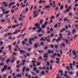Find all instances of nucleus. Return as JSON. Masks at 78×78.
<instances>
[{
	"instance_id": "obj_3",
	"label": "nucleus",
	"mask_w": 78,
	"mask_h": 78,
	"mask_svg": "<svg viewBox=\"0 0 78 78\" xmlns=\"http://www.w3.org/2000/svg\"><path fill=\"white\" fill-rule=\"evenodd\" d=\"M19 24H17L16 25H14L12 26V28H13V29H14L15 28H17V27H19Z\"/></svg>"
},
{
	"instance_id": "obj_30",
	"label": "nucleus",
	"mask_w": 78,
	"mask_h": 78,
	"mask_svg": "<svg viewBox=\"0 0 78 78\" xmlns=\"http://www.w3.org/2000/svg\"><path fill=\"white\" fill-rule=\"evenodd\" d=\"M2 22V23H3L5 22V20L4 19H2L1 20H0V22Z\"/></svg>"
},
{
	"instance_id": "obj_12",
	"label": "nucleus",
	"mask_w": 78,
	"mask_h": 78,
	"mask_svg": "<svg viewBox=\"0 0 78 78\" xmlns=\"http://www.w3.org/2000/svg\"><path fill=\"white\" fill-rule=\"evenodd\" d=\"M25 77H28L29 78H31V76L30 75H29L28 76V74H27V73H26V74Z\"/></svg>"
},
{
	"instance_id": "obj_2",
	"label": "nucleus",
	"mask_w": 78,
	"mask_h": 78,
	"mask_svg": "<svg viewBox=\"0 0 78 78\" xmlns=\"http://www.w3.org/2000/svg\"><path fill=\"white\" fill-rule=\"evenodd\" d=\"M33 41L34 42L35 41V39H34V38H30L29 39V43L30 45H32V44H33V43H32V42H31V41Z\"/></svg>"
},
{
	"instance_id": "obj_36",
	"label": "nucleus",
	"mask_w": 78,
	"mask_h": 78,
	"mask_svg": "<svg viewBox=\"0 0 78 78\" xmlns=\"http://www.w3.org/2000/svg\"><path fill=\"white\" fill-rule=\"evenodd\" d=\"M64 9V6L63 5H62L60 7V9L61 10H62Z\"/></svg>"
},
{
	"instance_id": "obj_14",
	"label": "nucleus",
	"mask_w": 78,
	"mask_h": 78,
	"mask_svg": "<svg viewBox=\"0 0 78 78\" xmlns=\"http://www.w3.org/2000/svg\"><path fill=\"white\" fill-rule=\"evenodd\" d=\"M38 52L39 53H40V54H41L42 53H44V51L42 50V51H38Z\"/></svg>"
},
{
	"instance_id": "obj_48",
	"label": "nucleus",
	"mask_w": 78,
	"mask_h": 78,
	"mask_svg": "<svg viewBox=\"0 0 78 78\" xmlns=\"http://www.w3.org/2000/svg\"><path fill=\"white\" fill-rule=\"evenodd\" d=\"M4 63H0V66H4Z\"/></svg>"
},
{
	"instance_id": "obj_4",
	"label": "nucleus",
	"mask_w": 78,
	"mask_h": 78,
	"mask_svg": "<svg viewBox=\"0 0 78 78\" xmlns=\"http://www.w3.org/2000/svg\"><path fill=\"white\" fill-rule=\"evenodd\" d=\"M56 61H55V63L56 64H59L60 62V59H56Z\"/></svg>"
},
{
	"instance_id": "obj_52",
	"label": "nucleus",
	"mask_w": 78,
	"mask_h": 78,
	"mask_svg": "<svg viewBox=\"0 0 78 78\" xmlns=\"http://www.w3.org/2000/svg\"><path fill=\"white\" fill-rule=\"evenodd\" d=\"M25 30H26V27H25L24 29L21 31V33H22V32H23V31H25Z\"/></svg>"
},
{
	"instance_id": "obj_47",
	"label": "nucleus",
	"mask_w": 78,
	"mask_h": 78,
	"mask_svg": "<svg viewBox=\"0 0 78 78\" xmlns=\"http://www.w3.org/2000/svg\"><path fill=\"white\" fill-rule=\"evenodd\" d=\"M55 19V16H51V20H52V19Z\"/></svg>"
},
{
	"instance_id": "obj_24",
	"label": "nucleus",
	"mask_w": 78,
	"mask_h": 78,
	"mask_svg": "<svg viewBox=\"0 0 78 78\" xmlns=\"http://www.w3.org/2000/svg\"><path fill=\"white\" fill-rule=\"evenodd\" d=\"M10 61H11V60H10V59H9L6 61V62H7L8 64L9 63V62H10Z\"/></svg>"
},
{
	"instance_id": "obj_16",
	"label": "nucleus",
	"mask_w": 78,
	"mask_h": 78,
	"mask_svg": "<svg viewBox=\"0 0 78 78\" xmlns=\"http://www.w3.org/2000/svg\"><path fill=\"white\" fill-rule=\"evenodd\" d=\"M20 53H26V51H25L21 50L20 51Z\"/></svg>"
},
{
	"instance_id": "obj_29",
	"label": "nucleus",
	"mask_w": 78,
	"mask_h": 78,
	"mask_svg": "<svg viewBox=\"0 0 78 78\" xmlns=\"http://www.w3.org/2000/svg\"><path fill=\"white\" fill-rule=\"evenodd\" d=\"M3 41H1L0 43V46L3 45Z\"/></svg>"
},
{
	"instance_id": "obj_19",
	"label": "nucleus",
	"mask_w": 78,
	"mask_h": 78,
	"mask_svg": "<svg viewBox=\"0 0 78 78\" xmlns=\"http://www.w3.org/2000/svg\"><path fill=\"white\" fill-rule=\"evenodd\" d=\"M66 31V29L63 28L62 29V30H60V32L61 33H63V31Z\"/></svg>"
},
{
	"instance_id": "obj_11",
	"label": "nucleus",
	"mask_w": 78,
	"mask_h": 78,
	"mask_svg": "<svg viewBox=\"0 0 78 78\" xmlns=\"http://www.w3.org/2000/svg\"><path fill=\"white\" fill-rule=\"evenodd\" d=\"M38 45H39L38 44H34V47L35 48H37L38 47Z\"/></svg>"
},
{
	"instance_id": "obj_18",
	"label": "nucleus",
	"mask_w": 78,
	"mask_h": 78,
	"mask_svg": "<svg viewBox=\"0 0 78 78\" xmlns=\"http://www.w3.org/2000/svg\"><path fill=\"white\" fill-rule=\"evenodd\" d=\"M22 44H23V45H24L25 44V45H27V44L26 43H25V41H23L22 42Z\"/></svg>"
},
{
	"instance_id": "obj_31",
	"label": "nucleus",
	"mask_w": 78,
	"mask_h": 78,
	"mask_svg": "<svg viewBox=\"0 0 78 78\" xmlns=\"http://www.w3.org/2000/svg\"><path fill=\"white\" fill-rule=\"evenodd\" d=\"M76 30L75 29L73 30L72 33L73 34H75V32H76Z\"/></svg>"
},
{
	"instance_id": "obj_5",
	"label": "nucleus",
	"mask_w": 78,
	"mask_h": 78,
	"mask_svg": "<svg viewBox=\"0 0 78 78\" xmlns=\"http://www.w3.org/2000/svg\"><path fill=\"white\" fill-rule=\"evenodd\" d=\"M20 32V30H17L16 32H14L13 34H17L18 33H19V32Z\"/></svg>"
},
{
	"instance_id": "obj_9",
	"label": "nucleus",
	"mask_w": 78,
	"mask_h": 78,
	"mask_svg": "<svg viewBox=\"0 0 78 78\" xmlns=\"http://www.w3.org/2000/svg\"><path fill=\"white\" fill-rule=\"evenodd\" d=\"M61 73V76H63V71L62 70H60L59 71V73Z\"/></svg>"
},
{
	"instance_id": "obj_43",
	"label": "nucleus",
	"mask_w": 78,
	"mask_h": 78,
	"mask_svg": "<svg viewBox=\"0 0 78 78\" xmlns=\"http://www.w3.org/2000/svg\"><path fill=\"white\" fill-rule=\"evenodd\" d=\"M42 3V0H40V2H39V4H41Z\"/></svg>"
},
{
	"instance_id": "obj_49",
	"label": "nucleus",
	"mask_w": 78,
	"mask_h": 78,
	"mask_svg": "<svg viewBox=\"0 0 78 78\" xmlns=\"http://www.w3.org/2000/svg\"><path fill=\"white\" fill-rule=\"evenodd\" d=\"M50 70H52V65H51L50 66Z\"/></svg>"
},
{
	"instance_id": "obj_8",
	"label": "nucleus",
	"mask_w": 78,
	"mask_h": 78,
	"mask_svg": "<svg viewBox=\"0 0 78 78\" xmlns=\"http://www.w3.org/2000/svg\"><path fill=\"white\" fill-rule=\"evenodd\" d=\"M48 54L47 53H45L44 56V58H48V56L47 55H48Z\"/></svg>"
},
{
	"instance_id": "obj_17",
	"label": "nucleus",
	"mask_w": 78,
	"mask_h": 78,
	"mask_svg": "<svg viewBox=\"0 0 78 78\" xmlns=\"http://www.w3.org/2000/svg\"><path fill=\"white\" fill-rule=\"evenodd\" d=\"M71 34H72V33H71V32H70V31H69V32L68 34H67V36H71Z\"/></svg>"
},
{
	"instance_id": "obj_59",
	"label": "nucleus",
	"mask_w": 78,
	"mask_h": 78,
	"mask_svg": "<svg viewBox=\"0 0 78 78\" xmlns=\"http://www.w3.org/2000/svg\"><path fill=\"white\" fill-rule=\"evenodd\" d=\"M39 73V70H37L36 71V73L37 74H38V73Z\"/></svg>"
},
{
	"instance_id": "obj_32",
	"label": "nucleus",
	"mask_w": 78,
	"mask_h": 78,
	"mask_svg": "<svg viewBox=\"0 0 78 78\" xmlns=\"http://www.w3.org/2000/svg\"><path fill=\"white\" fill-rule=\"evenodd\" d=\"M71 52H72V49H70V51L66 53V55H68V54H69V53L70 54V53H71Z\"/></svg>"
},
{
	"instance_id": "obj_45",
	"label": "nucleus",
	"mask_w": 78,
	"mask_h": 78,
	"mask_svg": "<svg viewBox=\"0 0 78 78\" xmlns=\"http://www.w3.org/2000/svg\"><path fill=\"white\" fill-rule=\"evenodd\" d=\"M37 16H38V13H37L36 15L34 16V17L36 18L37 17Z\"/></svg>"
},
{
	"instance_id": "obj_39",
	"label": "nucleus",
	"mask_w": 78,
	"mask_h": 78,
	"mask_svg": "<svg viewBox=\"0 0 78 78\" xmlns=\"http://www.w3.org/2000/svg\"><path fill=\"white\" fill-rule=\"evenodd\" d=\"M50 47L52 48H54L55 47H54V45H50Z\"/></svg>"
},
{
	"instance_id": "obj_51",
	"label": "nucleus",
	"mask_w": 78,
	"mask_h": 78,
	"mask_svg": "<svg viewBox=\"0 0 78 78\" xmlns=\"http://www.w3.org/2000/svg\"><path fill=\"white\" fill-rule=\"evenodd\" d=\"M48 23V22H46L44 24V25L46 26L47 25V23Z\"/></svg>"
},
{
	"instance_id": "obj_42",
	"label": "nucleus",
	"mask_w": 78,
	"mask_h": 78,
	"mask_svg": "<svg viewBox=\"0 0 78 78\" xmlns=\"http://www.w3.org/2000/svg\"><path fill=\"white\" fill-rule=\"evenodd\" d=\"M50 8V6H49V5H48L46 7V9H48V8Z\"/></svg>"
},
{
	"instance_id": "obj_40",
	"label": "nucleus",
	"mask_w": 78,
	"mask_h": 78,
	"mask_svg": "<svg viewBox=\"0 0 78 78\" xmlns=\"http://www.w3.org/2000/svg\"><path fill=\"white\" fill-rule=\"evenodd\" d=\"M55 48L56 49H58V46L57 45H55Z\"/></svg>"
},
{
	"instance_id": "obj_26",
	"label": "nucleus",
	"mask_w": 78,
	"mask_h": 78,
	"mask_svg": "<svg viewBox=\"0 0 78 78\" xmlns=\"http://www.w3.org/2000/svg\"><path fill=\"white\" fill-rule=\"evenodd\" d=\"M66 69H67L68 71H70V69H69V66H68L66 67Z\"/></svg>"
},
{
	"instance_id": "obj_62",
	"label": "nucleus",
	"mask_w": 78,
	"mask_h": 78,
	"mask_svg": "<svg viewBox=\"0 0 78 78\" xmlns=\"http://www.w3.org/2000/svg\"><path fill=\"white\" fill-rule=\"evenodd\" d=\"M13 55L14 56H16V55H17V54L15 52H13Z\"/></svg>"
},
{
	"instance_id": "obj_50",
	"label": "nucleus",
	"mask_w": 78,
	"mask_h": 78,
	"mask_svg": "<svg viewBox=\"0 0 78 78\" xmlns=\"http://www.w3.org/2000/svg\"><path fill=\"white\" fill-rule=\"evenodd\" d=\"M2 53H3V55H6V52L3 51Z\"/></svg>"
},
{
	"instance_id": "obj_63",
	"label": "nucleus",
	"mask_w": 78,
	"mask_h": 78,
	"mask_svg": "<svg viewBox=\"0 0 78 78\" xmlns=\"http://www.w3.org/2000/svg\"><path fill=\"white\" fill-rule=\"evenodd\" d=\"M74 6L77 7V6H78V5L77 4H76L74 5Z\"/></svg>"
},
{
	"instance_id": "obj_54",
	"label": "nucleus",
	"mask_w": 78,
	"mask_h": 78,
	"mask_svg": "<svg viewBox=\"0 0 78 78\" xmlns=\"http://www.w3.org/2000/svg\"><path fill=\"white\" fill-rule=\"evenodd\" d=\"M78 36V35H76V36H74V39L75 40V39H76V37Z\"/></svg>"
},
{
	"instance_id": "obj_21",
	"label": "nucleus",
	"mask_w": 78,
	"mask_h": 78,
	"mask_svg": "<svg viewBox=\"0 0 78 78\" xmlns=\"http://www.w3.org/2000/svg\"><path fill=\"white\" fill-rule=\"evenodd\" d=\"M30 73H31V74H32V75H34V76H35L36 74V73L33 72H31Z\"/></svg>"
},
{
	"instance_id": "obj_57",
	"label": "nucleus",
	"mask_w": 78,
	"mask_h": 78,
	"mask_svg": "<svg viewBox=\"0 0 78 78\" xmlns=\"http://www.w3.org/2000/svg\"><path fill=\"white\" fill-rule=\"evenodd\" d=\"M56 41L57 43H59V40L58 39H56Z\"/></svg>"
},
{
	"instance_id": "obj_15",
	"label": "nucleus",
	"mask_w": 78,
	"mask_h": 78,
	"mask_svg": "<svg viewBox=\"0 0 78 78\" xmlns=\"http://www.w3.org/2000/svg\"><path fill=\"white\" fill-rule=\"evenodd\" d=\"M16 77H19V78H21L22 77V75L18 74L16 75Z\"/></svg>"
},
{
	"instance_id": "obj_7",
	"label": "nucleus",
	"mask_w": 78,
	"mask_h": 78,
	"mask_svg": "<svg viewBox=\"0 0 78 78\" xmlns=\"http://www.w3.org/2000/svg\"><path fill=\"white\" fill-rule=\"evenodd\" d=\"M9 11H4L3 12V14L4 15L8 14V13H9Z\"/></svg>"
},
{
	"instance_id": "obj_64",
	"label": "nucleus",
	"mask_w": 78,
	"mask_h": 78,
	"mask_svg": "<svg viewBox=\"0 0 78 78\" xmlns=\"http://www.w3.org/2000/svg\"><path fill=\"white\" fill-rule=\"evenodd\" d=\"M69 74L70 75H73V72H70L69 73Z\"/></svg>"
},
{
	"instance_id": "obj_46",
	"label": "nucleus",
	"mask_w": 78,
	"mask_h": 78,
	"mask_svg": "<svg viewBox=\"0 0 78 78\" xmlns=\"http://www.w3.org/2000/svg\"><path fill=\"white\" fill-rule=\"evenodd\" d=\"M40 45H43V46H44V42H42L41 43Z\"/></svg>"
},
{
	"instance_id": "obj_23",
	"label": "nucleus",
	"mask_w": 78,
	"mask_h": 78,
	"mask_svg": "<svg viewBox=\"0 0 78 78\" xmlns=\"http://www.w3.org/2000/svg\"><path fill=\"white\" fill-rule=\"evenodd\" d=\"M41 75H45V71H42L41 72Z\"/></svg>"
},
{
	"instance_id": "obj_1",
	"label": "nucleus",
	"mask_w": 78,
	"mask_h": 78,
	"mask_svg": "<svg viewBox=\"0 0 78 78\" xmlns=\"http://www.w3.org/2000/svg\"><path fill=\"white\" fill-rule=\"evenodd\" d=\"M35 27H37V29H39V30L37 31V33H40L42 31V29L40 27V24L39 23H36L34 25Z\"/></svg>"
},
{
	"instance_id": "obj_13",
	"label": "nucleus",
	"mask_w": 78,
	"mask_h": 78,
	"mask_svg": "<svg viewBox=\"0 0 78 78\" xmlns=\"http://www.w3.org/2000/svg\"><path fill=\"white\" fill-rule=\"evenodd\" d=\"M26 69V67H24L23 68V70H22L23 72H24L25 71Z\"/></svg>"
},
{
	"instance_id": "obj_58",
	"label": "nucleus",
	"mask_w": 78,
	"mask_h": 78,
	"mask_svg": "<svg viewBox=\"0 0 78 78\" xmlns=\"http://www.w3.org/2000/svg\"><path fill=\"white\" fill-rule=\"evenodd\" d=\"M67 19L66 18H64V22H66V21H67Z\"/></svg>"
},
{
	"instance_id": "obj_41",
	"label": "nucleus",
	"mask_w": 78,
	"mask_h": 78,
	"mask_svg": "<svg viewBox=\"0 0 78 78\" xmlns=\"http://www.w3.org/2000/svg\"><path fill=\"white\" fill-rule=\"evenodd\" d=\"M34 71H36L37 70V68L36 67H35L34 68Z\"/></svg>"
},
{
	"instance_id": "obj_10",
	"label": "nucleus",
	"mask_w": 78,
	"mask_h": 78,
	"mask_svg": "<svg viewBox=\"0 0 78 78\" xmlns=\"http://www.w3.org/2000/svg\"><path fill=\"white\" fill-rule=\"evenodd\" d=\"M60 47H66V44H65L64 43H62L60 45Z\"/></svg>"
},
{
	"instance_id": "obj_34",
	"label": "nucleus",
	"mask_w": 78,
	"mask_h": 78,
	"mask_svg": "<svg viewBox=\"0 0 78 78\" xmlns=\"http://www.w3.org/2000/svg\"><path fill=\"white\" fill-rule=\"evenodd\" d=\"M7 35L8 36H11V35H12V33H8L7 34Z\"/></svg>"
},
{
	"instance_id": "obj_38",
	"label": "nucleus",
	"mask_w": 78,
	"mask_h": 78,
	"mask_svg": "<svg viewBox=\"0 0 78 78\" xmlns=\"http://www.w3.org/2000/svg\"><path fill=\"white\" fill-rule=\"evenodd\" d=\"M23 49L24 50H28V48L26 47H23Z\"/></svg>"
},
{
	"instance_id": "obj_6",
	"label": "nucleus",
	"mask_w": 78,
	"mask_h": 78,
	"mask_svg": "<svg viewBox=\"0 0 78 78\" xmlns=\"http://www.w3.org/2000/svg\"><path fill=\"white\" fill-rule=\"evenodd\" d=\"M48 54H51V53H52V54L54 53V51H51L50 50H48Z\"/></svg>"
},
{
	"instance_id": "obj_27",
	"label": "nucleus",
	"mask_w": 78,
	"mask_h": 78,
	"mask_svg": "<svg viewBox=\"0 0 78 78\" xmlns=\"http://www.w3.org/2000/svg\"><path fill=\"white\" fill-rule=\"evenodd\" d=\"M30 69L29 68H26V72H30Z\"/></svg>"
},
{
	"instance_id": "obj_60",
	"label": "nucleus",
	"mask_w": 78,
	"mask_h": 78,
	"mask_svg": "<svg viewBox=\"0 0 78 78\" xmlns=\"http://www.w3.org/2000/svg\"><path fill=\"white\" fill-rule=\"evenodd\" d=\"M41 65V63L40 62H38L37 63V66H39Z\"/></svg>"
},
{
	"instance_id": "obj_56",
	"label": "nucleus",
	"mask_w": 78,
	"mask_h": 78,
	"mask_svg": "<svg viewBox=\"0 0 78 78\" xmlns=\"http://www.w3.org/2000/svg\"><path fill=\"white\" fill-rule=\"evenodd\" d=\"M3 77V78H6V74L4 75Z\"/></svg>"
},
{
	"instance_id": "obj_55",
	"label": "nucleus",
	"mask_w": 78,
	"mask_h": 78,
	"mask_svg": "<svg viewBox=\"0 0 78 78\" xmlns=\"http://www.w3.org/2000/svg\"><path fill=\"white\" fill-rule=\"evenodd\" d=\"M44 39V37H42L40 40V41H42Z\"/></svg>"
},
{
	"instance_id": "obj_53",
	"label": "nucleus",
	"mask_w": 78,
	"mask_h": 78,
	"mask_svg": "<svg viewBox=\"0 0 78 78\" xmlns=\"http://www.w3.org/2000/svg\"><path fill=\"white\" fill-rule=\"evenodd\" d=\"M75 52H76L75 50H74L73 51L72 53L73 54V53H75Z\"/></svg>"
},
{
	"instance_id": "obj_22",
	"label": "nucleus",
	"mask_w": 78,
	"mask_h": 78,
	"mask_svg": "<svg viewBox=\"0 0 78 78\" xmlns=\"http://www.w3.org/2000/svg\"><path fill=\"white\" fill-rule=\"evenodd\" d=\"M46 28V26H45L44 25L42 26V29H44V28Z\"/></svg>"
},
{
	"instance_id": "obj_28",
	"label": "nucleus",
	"mask_w": 78,
	"mask_h": 78,
	"mask_svg": "<svg viewBox=\"0 0 78 78\" xmlns=\"http://www.w3.org/2000/svg\"><path fill=\"white\" fill-rule=\"evenodd\" d=\"M60 14L61 13H60L57 14L56 16V18H58V17H59V16H60Z\"/></svg>"
},
{
	"instance_id": "obj_37",
	"label": "nucleus",
	"mask_w": 78,
	"mask_h": 78,
	"mask_svg": "<svg viewBox=\"0 0 78 78\" xmlns=\"http://www.w3.org/2000/svg\"><path fill=\"white\" fill-rule=\"evenodd\" d=\"M31 51V48H28V49H27L28 51Z\"/></svg>"
},
{
	"instance_id": "obj_33",
	"label": "nucleus",
	"mask_w": 78,
	"mask_h": 78,
	"mask_svg": "<svg viewBox=\"0 0 78 78\" xmlns=\"http://www.w3.org/2000/svg\"><path fill=\"white\" fill-rule=\"evenodd\" d=\"M4 48H5V47L4 46H2L0 48L1 50H3Z\"/></svg>"
},
{
	"instance_id": "obj_35",
	"label": "nucleus",
	"mask_w": 78,
	"mask_h": 78,
	"mask_svg": "<svg viewBox=\"0 0 78 78\" xmlns=\"http://www.w3.org/2000/svg\"><path fill=\"white\" fill-rule=\"evenodd\" d=\"M48 46L45 47L44 48V49L45 50H47V49H48Z\"/></svg>"
},
{
	"instance_id": "obj_20",
	"label": "nucleus",
	"mask_w": 78,
	"mask_h": 78,
	"mask_svg": "<svg viewBox=\"0 0 78 78\" xmlns=\"http://www.w3.org/2000/svg\"><path fill=\"white\" fill-rule=\"evenodd\" d=\"M7 67H8V66L7 65H5V66H4L3 69H5V70H7Z\"/></svg>"
},
{
	"instance_id": "obj_44",
	"label": "nucleus",
	"mask_w": 78,
	"mask_h": 78,
	"mask_svg": "<svg viewBox=\"0 0 78 78\" xmlns=\"http://www.w3.org/2000/svg\"><path fill=\"white\" fill-rule=\"evenodd\" d=\"M43 22V20H40V24H41V25H42V24Z\"/></svg>"
},
{
	"instance_id": "obj_61",
	"label": "nucleus",
	"mask_w": 78,
	"mask_h": 78,
	"mask_svg": "<svg viewBox=\"0 0 78 78\" xmlns=\"http://www.w3.org/2000/svg\"><path fill=\"white\" fill-rule=\"evenodd\" d=\"M69 16H73L72 13H70L69 14Z\"/></svg>"
},
{
	"instance_id": "obj_25",
	"label": "nucleus",
	"mask_w": 78,
	"mask_h": 78,
	"mask_svg": "<svg viewBox=\"0 0 78 78\" xmlns=\"http://www.w3.org/2000/svg\"><path fill=\"white\" fill-rule=\"evenodd\" d=\"M46 62L47 63L46 64L47 66L48 67V66H50V62Z\"/></svg>"
}]
</instances>
